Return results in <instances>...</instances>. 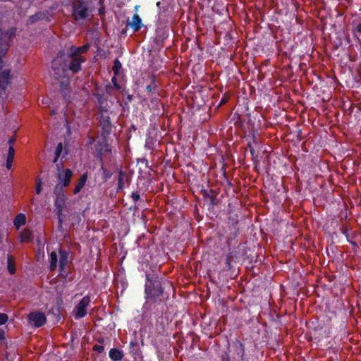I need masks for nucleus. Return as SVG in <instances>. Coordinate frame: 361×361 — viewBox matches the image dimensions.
<instances>
[{
	"mask_svg": "<svg viewBox=\"0 0 361 361\" xmlns=\"http://www.w3.org/2000/svg\"><path fill=\"white\" fill-rule=\"evenodd\" d=\"M68 150L65 149L64 154L62 155L60 163H56V166L57 168L58 173H62L63 172V159L66 157V156L68 154Z\"/></svg>",
	"mask_w": 361,
	"mask_h": 361,
	"instance_id": "obj_30",
	"label": "nucleus"
},
{
	"mask_svg": "<svg viewBox=\"0 0 361 361\" xmlns=\"http://www.w3.org/2000/svg\"><path fill=\"white\" fill-rule=\"evenodd\" d=\"M250 152L253 154L254 150L253 149H250Z\"/></svg>",
	"mask_w": 361,
	"mask_h": 361,
	"instance_id": "obj_63",
	"label": "nucleus"
},
{
	"mask_svg": "<svg viewBox=\"0 0 361 361\" xmlns=\"http://www.w3.org/2000/svg\"><path fill=\"white\" fill-rule=\"evenodd\" d=\"M164 292L163 283L157 275L146 274L145 283V299L152 302L161 301Z\"/></svg>",
	"mask_w": 361,
	"mask_h": 361,
	"instance_id": "obj_1",
	"label": "nucleus"
},
{
	"mask_svg": "<svg viewBox=\"0 0 361 361\" xmlns=\"http://www.w3.org/2000/svg\"><path fill=\"white\" fill-rule=\"evenodd\" d=\"M354 32L355 33L361 34V23H359L358 25H357V26L354 29Z\"/></svg>",
	"mask_w": 361,
	"mask_h": 361,
	"instance_id": "obj_47",
	"label": "nucleus"
},
{
	"mask_svg": "<svg viewBox=\"0 0 361 361\" xmlns=\"http://www.w3.org/2000/svg\"><path fill=\"white\" fill-rule=\"evenodd\" d=\"M68 71V63L62 56H57L51 62V74L55 79L63 78Z\"/></svg>",
	"mask_w": 361,
	"mask_h": 361,
	"instance_id": "obj_5",
	"label": "nucleus"
},
{
	"mask_svg": "<svg viewBox=\"0 0 361 361\" xmlns=\"http://www.w3.org/2000/svg\"><path fill=\"white\" fill-rule=\"evenodd\" d=\"M71 58V61L68 65V68L69 71H71L73 73H78L82 67L81 63H84L86 61L85 57H78V56H69Z\"/></svg>",
	"mask_w": 361,
	"mask_h": 361,
	"instance_id": "obj_11",
	"label": "nucleus"
},
{
	"mask_svg": "<svg viewBox=\"0 0 361 361\" xmlns=\"http://www.w3.org/2000/svg\"><path fill=\"white\" fill-rule=\"evenodd\" d=\"M15 140L16 139L14 137H11L8 141V146H13Z\"/></svg>",
	"mask_w": 361,
	"mask_h": 361,
	"instance_id": "obj_51",
	"label": "nucleus"
},
{
	"mask_svg": "<svg viewBox=\"0 0 361 361\" xmlns=\"http://www.w3.org/2000/svg\"><path fill=\"white\" fill-rule=\"evenodd\" d=\"M150 82L146 86V91L148 93H152L157 94V96L160 95V90L158 82L157 80V78L154 75H152L149 78Z\"/></svg>",
	"mask_w": 361,
	"mask_h": 361,
	"instance_id": "obj_16",
	"label": "nucleus"
},
{
	"mask_svg": "<svg viewBox=\"0 0 361 361\" xmlns=\"http://www.w3.org/2000/svg\"><path fill=\"white\" fill-rule=\"evenodd\" d=\"M133 99V95L128 94L126 99L123 102V108H125V106H127L129 103L132 102Z\"/></svg>",
	"mask_w": 361,
	"mask_h": 361,
	"instance_id": "obj_37",
	"label": "nucleus"
},
{
	"mask_svg": "<svg viewBox=\"0 0 361 361\" xmlns=\"http://www.w3.org/2000/svg\"><path fill=\"white\" fill-rule=\"evenodd\" d=\"M90 1L73 0L72 1V16L75 21L86 19L90 16Z\"/></svg>",
	"mask_w": 361,
	"mask_h": 361,
	"instance_id": "obj_3",
	"label": "nucleus"
},
{
	"mask_svg": "<svg viewBox=\"0 0 361 361\" xmlns=\"http://www.w3.org/2000/svg\"><path fill=\"white\" fill-rule=\"evenodd\" d=\"M228 97L226 95H224V97L220 100L219 106H221V105L226 104L228 102Z\"/></svg>",
	"mask_w": 361,
	"mask_h": 361,
	"instance_id": "obj_44",
	"label": "nucleus"
},
{
	"mask_svg": "<svg viewBox=\"0 0 361 361\" xmlns=\"http://www.w3.org/2000/svg\"><path fill=\"white\" fill-rule=\"evenodd\" d=\"M143 25L141 18L137 13L133 16L131 21H127V26H130L133 32H138Z\"/></svg>",
	"mask_w": 361,
	"mask_h": 361,
	"instance_id": "obj_17",
	"label": "nucleus"
},
{
	"mask_svg": "<svg viewBox=\"0 0 361 361\" xmlns=\"http://www.w3.org/2000/svg\"><path fill=\"white\" fill-rule=\"evenodd\" d=\"M59 267H66L68 262L69 252L65 250H59Z\"/></svg>",
	"mask_w": 361,
	"mask_h": 361,
	"instance_id": "obj_23",
	"label": "nucleus"
},
{
	"mask_svg": "<svg viewBox=\"0 0 361 361\" xmlns=\"http://www.w3.org/2000/svg\"><path fill=\"white\" fill-rule=\"evenodd\" d=\"M13 159L7 158L6 159V168L10 170L12 167Z\"/></svg>",
	"mask_w": 361,
	"mask_h": 361,
	"instance_id": "obj_45",
	"label": "nucleus"
},
{
	"mask_svg": "<svg viewBox=\"0 0 361 361\" xmlns=\"http://www.w3.org/2000/svg\"><path fill=\"white\" fill-rule=\"evenodd\" d=\"M5 339V332L4 330L0 329V341H2Z\"/></svg>",
	"mask_w": 361,
	"mask_h": 361,
	"instance_id": "obj_50",
	"label": "nucleus"
},
{
	"mask_svg": "<svg viewBox=\"0 0 361 361\" xmlns=\"http://www.w3.org/2000/svg\"><path fill=\"white\" fill-rule=\"evenodd\" d=\"M90 48L89 44H86L81 47L71 46L68 50V56L84 57L82 54L87 53Z\"/></svg>",
	"mask_w": 361,
	"mask_h": 361,
	"instance_id": "obj_14",
	"label": "nucleus"
},
{
	"mask_svg": "<svg viewBox=\"0 0 361 361\" xmlns=\"http://www.w3.org/2000/svg\"><path fill=\"white\" fill-rule=\"evenodd\" d=\"M87 178H88V176H87V173H83L80 176V179H79L77 185H75V188L74 190H73V193L75 195H76L78 192H80V191L82 190V188L85 186V183H86V182L87 180Z\"/></svg>",
	"mask_w": 361,
	"mask_h": 361,
	"instance_id": "obj_22",
	"label": "nucleus"
},
{
	"mask_svg": "<svg viewBox=\"0 0 361 361\" xmlns=\"http://www.w3.org/2000/svg\"><path fill=\"white\" fill-rule=\"evenodd\" d=\"M93 350L97 351V352L101 353L104 352V347L103 345H97H97H94L93 346Z\"/></svg>",
	"mask_w": 361,
	"mask_h": 361,
	"instance_id": "obj_41",
	"label": "nucleus"
},
{
	"mask_svg": "<svg viewBox=\"0 0 361 361\" xmlns=\"http://www.w3.org/2000/svg\"><path fill=\"white\" fill-rule=\"evenodd\" d=\"M126 183H130V178L127 173L121 169L118 172L116 192H119L123 190Z\"/></svg>",
	"mask_w": 361,
	"mask_h": 361,
	"instance_id": "obj_15",
	"label": "nucleus"
},
{
	"mask_svg": "<svg viewBox=\"0 0 361 361\" xmlns=\"http://www.w3.org/2000/svg\"><path fill=\"white\" fill-rule=\"evenodd\" d=\"M209 198L211 200L212 203L213 204L214 203V200L215 199V197L214 196H210Z\"/></svg>",
	"mask_w": 361,
	"mask_h": 361,
	"instance_id": "obj_57",
	"label": "nucleus"
},
{
	"mask_svg": "<svg viewBox=\"0 0 361 361\" xmlns=\"http://www.w3.org/2000/svg\"><path fill=\"white\" fill-rule=\"evenodd\" d=\"M14 156H15V149H14L13 146H10L8 147L7 158L14 159Z\"/></svg>",
	"mask_w": 361,
	"mask_h": 361,
	"instance_id": "obj_39",
	"label": "nucleus"
},
{
	"mask_svg": "<svg viewBox=\"0 0 361 361\" xmlns=\"http://www.w3.org/2000/svg\"><path fill=\"white\" fill-rule=\"evenodd\" d=\"M7 269L11 275L14 274L16 271L15 259L11 255H7Z\"/></svg>",
	"mask_w": 361,
	"mask_h": 361,
	"instance_id": "obj_24",
	"label": "nucleus"
},
{
	"mask_svg": "<svg viewBox=\"0 0 361 361\" xmlns=\"http://www.w3.org/2000/svg\"><path fill=\"white\" fill-rule=\"evenodd\" d=\"M63 152V144H62V142H59V143H58V145L56 146V148L55 150V155H56V157H61Z\"/></svg>",
	"mask_w": 361,
	"mask_h": 361,
	"instance_id": "obj_34",
	"label": "nucleus"
},
{
	"mask_svg": "<svg viewBox=\"0 0 361 361\" xmlns=\"http://www.w3.org/2000/svg\"><path fill=\"white\" fill-rule=\"evenodd\" d=\"M11 70L3 69L2 66H0V97H3L5 94V91L8 85L11 83Z\"/></svg>",
	"mask_w": 361,
	"mask_h": 361,
	"instance_id": "obj_9",
	"label": "nucleus"
},
{
	"mask_svg": "<svg viewBox=\"0 0 361 361\" xmlns=\"http://www.w3.org/2000/svg\"><path fill=\"white\" fill-rule=\"evenodd\" d=\"M8 319V317L5 313H0V325L5 324Z\"/></svg>",
	"mask_w": 361,
	"mask_h": 361,
	"instance_id": "obj_36",
	"label": "nucleus"
},
{
	"mask_svg": "<svg viewBox=\"0 0 361 361\" xmlns=\"http://www.w3.org/2000/svg\"><path fill=\"white\" fill-rule=\"evenodd\" d=\"M341 231L342 234H343L345 236L346 240L348 241V239H353L356 236L355 234L350 235L349 233L348 228L346 226H342V228H341Z\"/></svg>",
	"mask_w": 361,
	"mask_h": 361,
	"instance_id": "obj_31",
	"label": "nucleus"
},
{
	"mask_svg": "<svg viewBox=\"0 0 361 361\" xmlns=\"http://www.w3.org/2000/svg\"><path fill=\"white\" fill-rule=\"evenodd\" d=\"M99 123L102 128V136L106 139L110 135L113 127L108 112H101Z\"/></svg>",
	"mask_w": 361,
	"mask_h": 361,
	"instance_id": "obj_8",
	"label": "nucleus"
},
{
	"mask_svg": "<svg viewBox=\"0 0 361 361\" xmlns=\"http://www.w3.org/2000/svg\"><path fill=\"white\" fill-rule=\"evenodd\" d=\"M33 233L29 229H24L20 233L21 241L23 242H30L32 240Z\"/></svg>",
	"mask_w": 361,
	"mask_h": 361,
	"instance_id": "obj_28",
	"label": "nucleus"
},
{
	"mask_svg": "<svg viewBox=\"0 0 361 361\" xmlns=\"http://www.w3.org/2000/svg\"><path fill=\"white\" fill-rule=\"evenodd\" d=\"M228 224H229V227L238 226V219L237 215L231 216L228 219Z\"/></svg>",
	"mask_w": 361,
	"mask_h": 361,
	"instance_id": "obj_33",
	"label": "nucleus"
},
{
	"mask_svg": "<svg viewBox=\"0 0 361 361\" xmlns=\"http://www.w3.org/2000/svg\"><path fill=\"white\" fill-rule=\"evenodd\" d=\"M90 302V297L89 295H85L74 307L73 310V315L75 319L83 318L87 315V307L89 306Z\"/></svg>",
	"mask_w": 361,
	"mask_h": 361,
	"instance_id": "obj_7",
	"label": "nucleus"
},
{
	"mask_svg": "<svg viewBox=\"0 0 361 361\" xmlns=\"http://www.w3.org/2000/svg\"><path fill=\"white\" fill-rule=\"evenodd\" d=\"M16 32V27H10L5 32L0 28V63H3L2 57L6 54Z\"/></svg>",
	"mask_w": 361,
	"mask_h": 361,
	"instance_id": "obj_4",
	"label": "nucleus"
},
{
	"mask_svg": "<svg viewBox=\"0 0 361 361\" xmlns=\"http://www.w3.org/2000/svg\"><path fill=\"white\" fill-rule=\"evenodd\" d=\"M160 4H161V3H160V2H157V6H160Z\"/></svg>",
	"mask_w": 361,
	"mask_h": 361,
	"instance_id": "obj_60",
	"label": "nucleus"
},
{
	"mask_svg": "<svg viewBox=\"0 0 361 361\" xmlns=\"http://www.w3.org/2000/svg\"><path fill=\"white\" fill-rule=\"evenodd\" d=\"M55 195L54 206L56 209V215L60 216L63 214V208L66 207V195L60 184L57 183L54 190Z\"/></svg>",
	"mask_w": 361,
	"mask_h": 361,
	"instance_id": "obj_6",
	"label": "nucleus"
},
{
	"mask_svg": "<svg viewBox=\"0 0 361 361\" xmlns=\"http://www.w3.org/2000/svg\"><path fill=\"white\" fill-rule=\"evenodd\" d=\"M109 356L112 361H121L123 360L124 355L121 350L114 348L110 349Z\"/></svg>",
	"mask_w": 361,
	"mask_h": 361,
	"instance_id": "obj_19",
	"label": "nucleus"
},
{
	"mask_svg": "<svg viewBox=\"0 0 361 361\" xmlns=\"http://www.w3.org/2000/svg\"><path fill=\"white\" fill-rule=\"evenodd\" d=\"M72 176L73 171L69 169H66L62 173H57V178L61 182L59 183L60 184V187H62V188L63 187H68L71 183Z\"/></svg>",
	"mask_w": 361,
	"mask_h": 361,
	"instance_id": "obj_13",
	"label": "nucleus"
},
{
	"mask_svg": "<svg viewBox=\"0 0 361 361\" xmlns=\"http://www.w3.org/2000/svg\"><path fill=\"white\" fill-rule=\"evenodd\" d=\"M131 198L134 202H136L140 200V197L137 192H133L131 194Z\"/></svg>",
	"mask_w": 361,
	"mask_h": 361,
	"instance_id": "obj_42",
	"label": "nucleus"
},
{
	"mask_svg": "<svg viewBox=\"0 0 361 361\" xmlns=\"http://www.w3.org/2000/svg\"><path fill=\"white\" fill-rule=\"evenodd\" d=\"M111 88H112V87H111V85L110 84L106 85V87H105L106 91L107 92H109V90L110 89H111Z\"/></svg>",
	"mask_w": 361,
	"mask_h": 361,
	"instance_id": "obj_55",
	"label": "nucleus"
},
{
	"mask_svg": "<svg viewBox=\"0 0 361 361\" xmlns=\"http://www.w3.org/2000/svg\"><path fill=\"white\" fill-rule=\"evenodd\" d=\"M229 230V240H233L239 233V228L238 226L228 227Z\"/></svg>",
	"mask_w": 361,
	"mask_h": 361,
	"instance_id": "obj_29",
	"label": "nucleus"
},
{
	"mask_svg": "<svg viewBox=\"0 0 361 361\" xmlns=\"http://www.w3.org/2000/svg\"><path fill=\"white\" fill-rule=\"evenodd\" d=\"M128 27L127 25H126V27L123 28L121 32V34L123 36H126L127 35V31H128Z\"/></svg>",
	"mask_w": 361,
	"mask_h": 361,
	"instance_id": "obj_52",
	"label": "nucleus"
},
{
	"mask_svg": "<svg viewBox=\"0 0 361 361\" xmlns=\"http://www.w3.org/2000/svg\"><path fill=\"white\" fill-rule=\"evenodd\" d=\"M131 348L137 347V343L131 341L130 343Z\"/></svg>",
	"mask_w": 361,
	"mask_h": 361,
	"instance_id": "obj_53",
	"label": "nucleus"
},
{
	"mask_svg": "<svg viewBox=\"0 0 361 361\" xmlns=\"http://www.w3.org/2000/svg\"><path fill=\"white\" fill-rule=\"evenodd\" d=\"M157 99L156 98V99H152L151 101H152V102H153L154 101H157Z\"/></svg>",
	"mask_w": 361,
	"mask_h": 361,
	"instance_id": "obj_61",
	"label": "nucleus"
},
{
	"mask_svg": "<svg viewBox=\"0 0 361 361\" xmlns=\"http://www.w3.org/2000/svg\"><path fill=\"white\" fill-rule=\"evenodd\" d=\"M26 224V216L24 214H18L13 220V224L15 227L18 229L20 226H24Z\"/></svg>",
	"mask_w": 361,
	"mask_h": 361,
	"instance_id": "obj_25",
	"label": "nucleus"
},
{
	"mask_svg": "<svg viewBox=\"0 0 361 361\" xmlns=\"http://www.w3.org/2000/svg\"><path fill=\"white\" fill-rule=\"evenodd\" d=\"M93 96L96 98L100 112H108L107 99L104 97L103 92H99L97 89V92H93Z\"/></svg>",
	"mask_w": 361,
	"mask_h": 361,
	"instance_id": "obj_12",
	"label": "nucleus"
},
{
	"mask_svg": "<svg viewBox=\"0 0 361 361\" xmlns=\"http://www.w3.org/2000/svg\"><path fill=\"white\" fill-rule=\"evenodd\" d=\"M44 18H47V21H49V20L48 19V18L47 17V15L44 12H37L34 15H32L29 17V18L27 19V25H32L40 20H43Z\"/></svg>",
	"mask_w": 361,
	"mask_h": 361,
	"instance_id": "obj_20",
	"label": "nucleus"
},
{
	"mask_svg": "<svg viewBox=\"0 0 361 361\" xmlns=\"http://www.w3.org/2000/svg\"><path fill=\"white\" fill-rule=\"evenodd\" d=\"M59 86L60 91L63 99L66 101L69 102L71 98V90L69 87L68 79H66L65 80L61 81L59 84Z\"/></svg>",
	"mask_w": 361,
	"mask_h": 361,
	"instance_id": "obj_18",
	"label": "nucleus"
},
{
	"mask_svg": "<svg viewBox=\"0 0 361 361\" xmlns=\"http://www.w3.org/2000/svg\"><path fill=\"white\" fill-rule=\"evenodd\" d=\"M59 157H56V155H55L54 159V160H53V162H54V164L58 163V161H59Z\"/></svg>",
	"mask_w": 361,
	"mask_h": 361,
	"instance_id": "obj_56",
	"label": "nucleus"
},
{
	"mask_svg": "<svg viewBox=\"0 0 361 361\" xmlns=\"http://www.w3.org/2000/svg\"><path fill=\"white\" fill-rule=\"evenodd\" d=\"M4 234L2 232L0 231V244H1L3 243V240H4Z\"/></svg>",
	"mask_w": 361,
	"mask_h": 361,
	"instance_id": "obj_54",
	"label": "nucleus"
},
{
	"mask_svg": "<svg viewBox=\"0 0 361 361\" xmlns=\"http://www.w3.org/2000/svg\"><path fill=\"white\" fill-rule=\"evenodd\" d=\"M111 82L113 83V85H114V87L116 89V90H121V86L117 82V78L116 77V75L112 77L111 78Z\"/></svg>",
	"mask_w": 361,
	"mask_h": 361,
	"instance_id": "obj_38",
	"label": "nucleus"
},
{
	"mask_svg": "<svg viewBox=\"0 0 361 361\" xmlns=\"http://www.w3.org/2000/svg\"><path fill=\"white\" fill-rule=\"evenodd\" d=\"M250 357L245 352V345L239 340L233 342L231 354L225 352L220 361H250Z\"/></svg>",
	"mask_w": 361,
	"mask_h": 361,
	"instance_id": "obj_2",
	"label": "nucleus"
},
{
	"mask_svg": "<svg viewBox=\"0 0 361 361\" xmlns=\"http://www.w3.org/2000/svg\"><path fill=\"white\" fill-rule=\"evenodd\" d=\"M35 191H36V193L37 194H39L42 191V185H41V182L39 181L37 185H36V188H35Z\"/></svg>",
	"mask_w": 361,
	"mask_h": 361,
	"instance_id": "obj_46",
	"label": "nucleus"
},
{
	"mask_svg": "<svg viewBox=\"0 0 361 361\" xmlns=\"http://www.w3.org/2000/svg\"><path fill=\"white\" fill-rule=\"evenodd\" d=\"M58 217V228L59 231H61L63 228V215L61 214L60 216H57Z\"/></svg>",
	"mask_w": 361,
	"mask_h": 361,
	"instance_id": "obj_40",
	"label": "nucleus"
},
{
	"mask_svg": "<svg viewBox=\"0 0 361 361\" xmlns=\"http://www.w3.org/2000/svg\"><path fill=\"white\" fill-rule=\"evenodd\" d=\"M233 257V254L231 252H230L226 258V267L228 269H230L231 268V258Z\"/></svg>",
	"mask_w": 361,
	"mask_h": 361,
	"instance_id": "obj_35",
	"label": "nucleus"
},
{
	"mask_svg": "<svg viewBox=\"0 0 361 361\" xmlns=\"http://www.w3.org/2000/svg\"><path fill=\"white\" fill-rule=\"evenodd\" d=\"M348 242L353 245V249H355L357 247V245L355 241L353 240V239H348Z\"/></svg>",
	"mask_w": 361,
	"mask_h": 361,
	"instance_id": "obj_49",
	"label": "nucleus"
},
{
	"mask_svg": "<svg viewBox=\"0 0 361 361\" xmlns=\"http://www.w3.org/2000/svg\"><path fill=\"white\" fill-rule=\"evenodd\" d=\"M98 342H99V343H103V342H104V338H99V339L98 340Z\"/></svg>",
	"mask_w": 361,
	"mask_h": 361,
	"instance_id": "obj_58",
	"label": "nucleus"
},
{
	"mask_svg": "<svg viewBox=\"0 0 361 361\" xmlns=\"http://www.w3.org/2000/svg\"><path fill=\"white\" fill-rule=\"evenodd\" d=\"M70 272L68 271L65 274V276H62L65 281H71L72 279V277L69 276Z\"/></svg>",
	"mask_w": 361,
	"mask_h": 361,
	"instance_id": "obj_48",
	"label": "nucleus"
},
{
	"mask_svg": "<svg viewBox=\"0 0 361 361\" xmlns=\"http://www.w3.org/2000/svg\"><path fill=\"white\" fill-rule=\"evenodd\" d=\"M121 67L122 65L119 60L117 59H115V61H114V66L112 67V70L115 75H117L119 73L120 70L121 69Z\"/></svg>",
	"mask_w": 361,
	"mask_h": 361,
	"instance_id": "obj_32",
	"label": "nucleus"
},
{
	"mask_svg": "<svg viewBox=\"0 0 361 361\" xmlns=\"http://www.w3.org/2000/svg\"><path fill=\"white\" fill-rule=\"evenodd\" d=\"M27 319L29 322L32 323L34 326L39 328L44 326L47 322V317L45 314L39 312H32L28 316Z\"/></svg>",
	"mask_w": 361,
	"mask_h": 361,
	"instance_id": "obj_10",
	"label": "nucleus"
},
{
	"mask_svg": "<svg viewBox=\"0 0 361 361\" xmlns=\"http://www.w3.org/2000/svg\"><path fill=\"white\" fill-rule=\"evenodd\" d=\"M68 272V271L66 270V267H63L62 268H61V267H59V276L62 277V276H65V274Z\"/></svg>",
	"mask_w": 361,
	"mask_h": 361,
	"instance_id": "obj_43",
	"label": "nucleus"
},
{
	"mask_svg": "<svg viewBox=\"0 0 361 361\" xmlns=\"http://www.w3.org/2000/svg\"><path fill=\"white\" fill-rule=\"evenodd\" d=\"M111 152V151L109 145L106 142H104L101 147L99 149H97L98 157L100 159L101 162L102 161V157L106 153L110 154Z\"/></svg>",
	"mask_w": 361,
	"mask_h": 361,
	"instance_id": "obj_27",
	"label": "nucleus"
},
{
	"mask_svg": "<svg viewBox=\"0 0 361 361\" xmlns=\"http://www.w3.org/2000/svg\"><path fill=\"white\" fill-rule=\"evenodd\" d=\"M58 256L56 252H51L49 256V269L54 271L57 267Z\"/></svg>",
	"mask_w": 361,
	"mask_h": 361,
	"instance_id": "obj_26",
	"label": "nucleus"
},
{
	"mask_svg": "<svg viewBox=\"0 0 361 361\" xmlns=\"http://www.w3.org/2000/svg\"><path fill=\"white\" fill-rule=\"evenodd\" d=\"M42 102H43L44 104H47V102L46 101H44V99H43V100H42Z\"/></svg>",
	"mask_w": 361,
	"mask_h": 361,
	"instance_id": "obj_62",
	"label": "nucleus"
},
{
	"mask_svg": "<svg viewBox=\"0 0 361 361\" xmlns=\"http://www.w3.org/2000/svg\"><path fill=\"white\" fill-rule=\"evenodd\" d=\"M99 171L102 172V180L103 183L107 182L113 175V172L110 169L105 167L102 161Z\"/></svg>",
	"mask_w": 361,
	"mask_h": 361,
	"instance_id": "obj_21",
	"label": "nucleus"
},
{
	"mask_svg": "<svg viewBox=\"0 0 361 361\" xmlns=\"http://www.w3.org/2000/svg\"><path fill=\"white\" fill-rule=\"evenodd\" d=\"M130 353H133L134 355H136V353H136V351H135V352H133L132 350H130Z\"/></svg>",
	"mask_w": 361,
	"mask_h": 361,
	"instance_id": "obj_59",
	"label": "nucleus"
}]
</instances>
